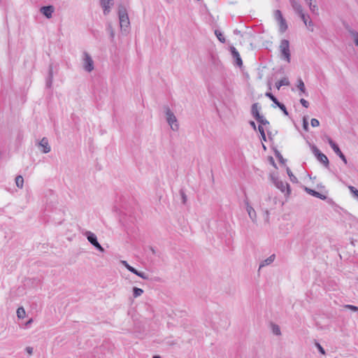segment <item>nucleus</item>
Returning <instances> with one entry per match:
<instances>
[{
    "instance_id": "obj_1",
    "label": "nucleus",
    "mask_w": 358,
    "mask_h": 358,
    "mask_svg": "<svg viewBox=\"0 0 358 358\" xmlns=\"http://www.w3.org/2000/svg\"><path fill=\"white\" fill-rule=\"evenodd\" d=\"M118 17L121 31L125 33L127 32L129 28L130 22L127 8L122 4L118 6Z\"/></svg>"
},
{
    "instance_id": "obj_2",
    "label": "nucleus",
    "mask_w": 358,
    "mask_h": 358,
    "mask_svg": "<svg viewBox=\"0 0 358 358\" xmlns=\"http://www.w3.org/2000/svg\"><path fill=\"white\" fill-rule=\"evenodd\" d=\"M173 338L174 337H164L155 341V342L161 344L164 350H168L178 344V341Z\"/></svg>"
},
{
    "instance_id": "obj_3",
    "label": "nucleus",
    "mask_w": 358,
    "mask_h": 358,
    "mask_svg": "<svg viewBox=\"0 0 358 358\" xmlns=\"http://www.w3.org/2000/svg\"><path fill=\"white\" fill-rule=\"evenodd\" d=\"M280 50L282 56L287 62H290L289 42L288 40L283 39L280 41Z\"/></svg>"
},
{
    "instance_id": "obj_4",
    "label": "nucleus",
    "mask_w": 358,
    "mask_h": 358,
    "mask_svg": "<svg viewBox=\"0 0 358 358\" xmlns=\"http://www.w3.org/2000/svg\"><path fill=\"white\" fill-rule=\"evenodd\" d=\"M273 182L274 183L275 186L279 189L282 192H285V195H289L291 192L289 185L284 182L281 180H280L278 178L272 177Z\"/></svg>"
},
{
    "instance_id": "obj_5",
    "label": "nucleus",
    "mask_w": 358,
    "mask_h": 358,
    "mask_svg": "<svg viewBox=\"0 0 358 358\" xmlns=\"http://www.w3.org/2000/svg\"><path fill=\"white\" fill-rule=\"evenodd\" d=\"M166 121L173 131H177L179 128L177 123V119L173 113L169 108H166Z\"/></svg>"
},
{
    "instance_id": "obj_6",
    "label": "nucleus",
    "mask_w": 358,
    "mask_h": 358,
    "mask_svg": "<svg viewBox=\"0 0 358 358\" xmlns=\"http://www.w3.org/2000/svg\"><path fill=\"white\" fill-rule=\"evenodd\" d=\"M326 138H327L328 143L329 144L331 148L333 149L334 152L341 158V159L344 162L345 164H347L348 160H347L345 156L341 152L338 145L329 136H327Z\"/></svg>"
},
{
    "instance_id": "obj_7",
    "label": "nucleus",
    "mask_w": 358,
    "mask_h": 358,
    "mask_svg": "<svg viewBox=\"0 0 358 358\" xmlns=\"http://www.w3.org/2000/svg\"><path fill=\"white\" fill-rule=\"evenodd\" d=\"M313 152L316 157L317 159L322 163L325 167H329V162L327 157L320 152V150L315 145L312 148Z\"/></svg>"
},
{
    "instance_id": "obj_8",
    "label": "nucleus",
    "mask_w": 358,
    "mask_h": 358,
    "mask_svg": "<svg viewBox=\"0 0 358 358\" xmlns=\"http://www.w3.org/2000/svg\"><path fill=\"white\" fill-rule=\"evenodd\" d=\"M83 68L87 72H91L94 69V62L87 52H83Z\"/></svg>"
},
{
    "instance_id": "obj_9",
    "label": "nucleus",
    "mask_w": 358,
    "mask_h": 358,
    "mask_svg": "<svg viewBox=\"0 0 358 358\" xmlns=\"http://www.w3.org/2000/svg\"><path fill=\"white\" fill-rule=\"evenodd\" d=\"M230 52L233 59H234L235 64L239 67L243 66V61L240 56L238 51L234 46L230 47Z\"/></svg>"
},
{
    "instance_id": "obj_10",
    "label": "nucleus",
    "mask_w": 358,
    "mask_h": 358,
    "mask_svg": "<svg viewBox=\"0 0 358 358\" xmlns=\"http://www.w3.org/2000/svg\"><path fill=\"white\" fill-rule=\"evenodd\" d=\"M114 4L113 0H100V5L103 8L104 15H107L110 12V8Z\"/></svg>"
},
{
    "instance_id": "obj_11",
    "label": "nucleus",
    "mask_w": 358,
    "mask_h": 358,
    "mask_svg": "<svg viewBox=\"0 0 358 358\" xmlns=\"http://www.w3.org/2000/svg\"><path fill=\"white\" fill-rule=\"evenodd\" d=\"M55 11V8L53 6L49 5V6H42L40 8V12L45 16L48 19H50L52 16V13Z\"/></svg>"
},
{
    "instance_id": "obj_12",
    "label": "nucleus",
    "mask_w": 358,
    "mask_h": 358,
    "mask_svg": "<svg viewBox=\"0 0 358 358\" xmlns=\"http://www.w3.org/2000/svg\"><path fill=\"white\" fill-rule=\"evenodd\" d=\"M245 204L250 218L252 222H255L257 219V214L255 209L250 205L249 201L247 199L245 200Z\"/></svg>"
},
{
    "instance_id": "obj_13",
    "label": "nucleus",
    "mask_w": 358,
    "mask_h": 358,
    "mask_svg": "<svg viewBox=\"0 0 358 358\" xmlns=\"http://www.w3.org/2000/svg\"><path fill=\"white\" fill-rule=\"evenodd\" d=\"M38 145L40 147L43 148V153L46 154L50 152L51 148L46 137H43L38 143Z\"/></svg>"
},
{
    "instance_id": "obj_14",
    "label": "nucleus",
    "mask_w": 358,
    "mask_h": 358,
    "mask_svg": "<svg viewBox=\"0 0 358 358\" xmlns=\"http://www.w3.org/2000/svg\"><path fill=\"white\" fill-rule=\"evenodd\" d=\"M305 191L310 195L315 196L316 198H319L322 200H326L327 199V196L314 190L308 187H305Z\"/></svg>"
},
{
    "instance_id": "obj_15",
    "label": "nucleus",
    "mask_w": 358,
    "mask_h": 358,
    "mask_svg": "<svg viewBox=\"0 0 358 358\" xmlns=\"http://www.w3.org/2000/svg\"><path fill=\"white\" fill-rule=\"evenodd\" d=\"M260 109L261 107L259 106V103H255L251 106V114L255 120L260 118V116L262 115L259 114Z\"/></svg>"
},
{
    "instance_id": "obj_16",
    "label": "nucleus",
    "mask_w": 358,
    "mask_h": 358,
    "mask_svg": "<svg viewBox=\"0 0 358 358\" xmlns=\"http://www.w3.org/2000/svg\"><path fill=\"white\" fill-rule=\"evenodd\" d=\"M289 2H290V4H291L293 10L295 11V13L297 15H299L303 12L301 5L297 1L289 0Z\"/></svg>"
},
{
    "instance_id": "obj_17",
    "label": "nucleus",
    "mask_w": 358,
    "mask_h": 358,
    "mask_svg": "<svg viewBox=\"0 0 358 358\" xmlns=\"http://www.w3.org/2000/svg\"><path fill=\"white\" fill-rule=\"evenodd\" d=\"M84 235L86 236V238H87V241H89V242L92 245H94L95 243H96L98 242L97 237H96V236L94 233H92V232H91V231H87L85 233V234H84Z\"/></svg>"
},
{
    "instance_id": "obj_18",
    "label": "nucleus",
    "mask_w": 358,
    "mask_h": 358,
    "mask_svg": "<svg viewBox=\"0 0 358 358\" xmlns=\"http://www.w3.org/2000/svg\"><path fill=\"white\" fill-rule=\"evenodd\" d=\"M106 31L108 33L111 42H114L115 31L112 26L111 22H108L106 24Z\"/></svg>"
},
{
    "instance_id": "obj_19",
    "label": "nucleus",
    "mask_w": 358,
    "mask_h": 358,
    "mask_svg": "<svg viewBox=\"0 0 358 358\" xmlns=\"http://www.w3.org/2000/svg\"><path fill=\"white\" fill-rule=\"evenodd\" d=\"M52 79H53V72H52V64L49 66V71H48V77L46 80V87L48 88H50L52 84Z\"/></svg>"
},
{
    "instance_id": "obj_20",
    "label": "nucleus",
    "mask_w": 358,
    "mask_h": 358,
    "mask_svg": "<svg viewBox=\"0 0 358 358\" xmlns=\"http://www.w3.org/2000/svg\"><path fill=\"white\" fill-rule=\"evenodd\" d=\"M275 255H272L270 257H268L267 259H266L264 261H262L261 262V264H259V269L262 268V267H264L265 266L269 265L271 263H273L274 259H275Z\"/></svg>"
},
{
    "instance_id": "obj_21",
    "label": "nucleus",
    "mask_w": 358,
    "mask_h": 358,
    "mask_svg": "<svg viewBox=\"0 0 358 358\" xmlns=\"http://www.w3.org/2000/svg\"><path fill=\"white\" fill-rule=\"evenodd\" d=\"M279 25V31L280 33H284L287 29L288 26L286 22L285 19L282 20L281 21H279L278 22Z\"/></svg>"
},
{
    "instance_id": "obj_22",
    "label": "nucleus",
    "mask_w": 358,
    "mask_h": 358,
    "mask_svg": "<svg viewBox=\"0 0 358 358\" xmlns=\"http://www.w3.org/2000/svg\"><path fill=\"white\" fill-rule=\"evenodd\" d=\"M271 327L272 330V333L275 336H280V327L278 324H275L274 323L271 324Z\"/></svg>"
},
{
    "instance_id": "obj_23",
    "label": "nucleus",
    "mask_w": 358,
    "mask_h": 358,
    "mask_svg": "<svg viewBox=\"0 0 358 358\" xmlns=\"http://www.w3.org/2000/svg\"><path fill=\"white\" fill-rule=\"evenodd\" d=\"M348 32L353 38L355 45L358 47V32L354 29H349Z\"/></svg>"
},
{
    "instance_id": "obj_24",
    "label": "nucleus",
    "mask_w": 358,
    "mask_h": 358,
    "mask_svg": "<svg viewBox=\"0 0 358 358\" xmlns=\"http://www.w3.org/2000/svg\"><path fill=\"white\" fill-rule=\"evenodd\" d=\"M297 88L301 91V92L304 94L306 96L308 95L305 87V85L301 78L298 80Z\"/></svg>"
},
{
    "instance_id": "obj_25",
    "label": "nucleus",
    "mask_w": 358,
    "mask_h": 358,
    "mask_svg": "<svg viewBox=\"0 0 358 358\" xmlns=\"http://www.w3.org/2000/svg\"><path fill=\"white\" fill-rule=\"evenodd\" d=\"M265 96L269 98L273 103L277 106L280 102L277 99V98L270 92H267L265 94Z\"/></svg>"
},
{
    "instance_id": "obj_26",
    "label": "nucleus",
    "mask_w": 358,
    "mask_h": 358,
    "mask_svg": "<svg viewBox=\"0 0 358 358\" xmlns=\"http://www.w3.org/2000/svg\"><path fill=\"white\" fill-rule=\"evenodd\" d=\"M289 82L287 78H283L275 83V87L278 90H279L282 86L289 85Z\"/></svg>"
},
{
    "instance_id": "obj_27",
    "label": "nucleus",
    "mask_w": 358,
    "mask_h": 358,
    "mask_svg": "<svg viewBox=\"0 0 358 358\" xmlns=\"http://www.w3.org/2000/svg\"><path fill=\"white\" fill-rule=\"evenodd\" d=\"M15 183L17 187L22 188L23 187V183H24V179L22 176H17L15 178Z\"/></svg>"
},
{
    "instance_id": "obj_28",
    "label": "nucleus",
    "mask_w": 358,
    "mask_h": 358,
    "mask_svg": "<svg viewBox=\"0 0 358 358\" xmlns=\"http://www.w3.org/2000/svg\"><path fill=\"white\" fill-rule=\"evenodd\" d=\"M274 18L278 22L282 20L285 19L282 16V14L280 10H276L274 12Z\"/></svg>"
},
{
    "instance_id": "obj_29",
    "label": "nucleus",
    "mask_w": 358,
    "mask_h": 358,
    "mask_svg": "<svg viewBox=\"0 0 358 358\" xmlns=\"http://www.w3.org/2000/svg\"><path fill=\"white\" fill-rule=\"evenodd\" d=\"M26 313L23 307H20L17 309V316L20 319H23L25 317Z\"/></svg>"
},
{
    "instance_id": "obj_30",
    "label": "nucleus",
    "mask_w": 358,
    "mask_h": 358,
    "mask_svg": "<svg viewBox=\"0 0 358 358\" xmlns=\"http://www.w3.org/2000/svg\"><path fill=\"white\" fill-rule=\"evenodd\" d=\"M143 293V290L141 288L134 287L133 288V296L136 298L140 296Z\"/></svg>"
},
{
    "instance_id": "obj_31",
    "label": "nucleus",
    "mask_w": 358,
    "mask_h": 358,
    "mask_svg": "<svg viewBox=\"0 0 358 358\" xmlns=\"http://www.w3.org/2000/svg\"><path fill=\"white\" fill-rule=\"evenodd\" d=\"M122 264H123V265H124V266H125V267H126V268H127L130 272H131V273H137V270H136L134 267H133V266H130V265H129V264L126 261H122Z\"/></svg>"
},
{
    "instance_id": "obj_32",
    "label": "nucleus",
    "mask_w": 358,
    "mask_h": 358,
    "mask_svg": "<svg viewBox=\"0 0 358 358\" xmlns=\"http://www.w3.org/2000/svg\"><path fill=\"white\" fill-rule=\"evenodd\" d=\"M275 152V156L278 158V159L279 160V162L282 164H285V162H286V159H285L282 155L280 154V152L278 150H275L274 151Z\"/></svg>"
},
{
    "instance_id": "obj_33",
    "label": "nucleus",
    "mask_w": 358,
    "mask_h": 358,
    "mask_svg": "<svg viewBox=\"0 0 358 358\" xmlns=\"http://www.w3.org/2000/svg\"><path fill=\"white\" fill-rule=\"evenodd\" d=\"M215 34L216 35L217 38L221 43L225 42V38L223 36L222 34L220 31L215 30Z\"/></svg>"
},
{
    "instance_id": "obj_34",
    "label": "nucleus",
    "mask_w": 358,
    "mask_h": 358,
    "mask_svg": "<svg viewBox=\"0 0 358 358\" xmlns=\"http://www.w3.org/2000/svg\"><path fill=\"white\" fill-rule=\"evenodd\" d=\"M299 16L301 17L305 25H308V19L310 18V16L304 14L303 12L299 14Z\"/></svg>"
},
{
    "instance_id": "obj_35",
    "label": "nucleus",
    "mask_w": 358,
    "mask_h": 358,
    "mask_svg": "<svg viewBox=\"0 0 358 358\" xmlns=\"http://www.w3.org/2000/svg\"><path fill=\"white\" fill-rule=\"evenodd\" d=\"M256 120L260 124L259 125H266L269 124L268 121L266 120L263 115H261L260 118H257Z\"/></svg>"
},
{
    "instance_id": "obj_36",
    "label": "nucleus",
    "mask_w": 358,
    "mask_h": 358,
    "mask_svg": "<svg viewBox=\"0 0 358 358\" xmlns=\"http://www.w3.org/2000/svg\"><path fill=\"white\" fill-rule=\"evenodd\" d=\"M315 345L317 348L318 351L322 355H325L324 349L323 348V347L320 345V343L319 342L315 341Z\"/></svg>"
},
{
    "instance_id": "obj_37",
    "label": "nucleus",
    "mask_w": 358,
    "mask_h": 358,
    "mask_svg": "<svg viewBox=\"0 0 358 358\" xmlns=\"http://www.w3.org/2000/svg\"><path fill=\"white\" fill-rule=\"evenodd\" d=\"M277 106L282 111L284 115H285L287 116L289 115V113H288L285 106L282 103H280Z\"/></svg>"
},
{
    "instance_id": "obj_38",
    "label": "nucleus",
    "mask_w": 358,
    "mask_h": 358,
    "mask_svg": "<svg viewBox=\"0 0 358 358\" xmlns=\"http://www.w3.org/2000/svg\"><path fill=\"white\" fill-rule=\"evenodd\" d=\"M287 173L288 176H289L291 181H292L294 182H297V178L293 175L292 172L291 171V170L289 168L287 169Z\"/></svg>"
},
{
    "instance_id": "obj_39",
    "label": "nucleus",
    "mask_w": 358,
    "mask_h": 358,
    "mask_svg": "<svg viewBox=\"0 0 358 358\" xmlns=\"http://www.w3.org/2000/svg\"><path fill=\"white\" fill-rule=\"evenodd\" d=\"M136 275L141 277V278L144 279V280H148L149 279V276L147 273H144V272H141V271H138L137 270V273H135Z\"/></svg>"
},
{
    "instance_id": "obj_40",
    "label": "nucleus",
    "mask_w": 358,
    "mask_h": 358,
    "mask_svg": "<svg viewBox=\"0 0 358 358\" xmlns=\"http://www.w3.org/2000/svg\"><path fill=\"white\" fill-rule=\"evenodd\" d=\"M343 307L345 308L350 309V310H352L354 312H357L358 311V306L347 304V305H345Z\"/></svg>"
},
{
    "instance_id": "obj_41",
    "label": "nucleus",
    "mask_w": 358,
    "mask_h": 358,
    "mask_svg": "<svg viewBox=\"0 0 358 358\" xmlns=\"http://www.w3.org/2000/svg\"><path fill=\"white\" fill-rule=\"evenodd\" d=\"M303 128L305 131H308V122L306 117H304L303 119Z\"/></svg>"
},
{
    "instance_id": "obj_42",
    "label": "nucleus",
    "mask_w": 358,
    "mask_h": 358,
    "mask_svg": "<svg viewBox=\"0 0 358 358\" xmlns=\"http://www.w3.org/2000/svg\"><path fill=\"white\" fill-rule=\"evenodd\" d=\"M180 194L181 196L182 202V203L185 204L187 201V196H186L185 192L182 189H180Z\"/></svg>"
},
{
    "instance_id": "obj_43",
    "label": "nucleus",
    "mask_w": 358,
    "mask_h": 358,
    "mask_svg": "<svg viewBox=\"0 0 358 358\" xmlns=\"http://www.w3.org/2000/svg\"><path fill=\"white\" fill-rule=\"evenodd\" d=\"M310 124L313 127H316L320 125V122L317 119L313 118L310 121Z\"/></svg>"
},
{
    "instance_id": "obj_44",
    "label": "nucleus",
    "mask_w": 358,
    "mask_h": 358,
    "mask_svg": "<svg viewBox=\"0 0 358 358\" xmlns=\"http://www.w3.org/2000/svg\"><path fill=\"white\" fill-rule=\"evenodd\" d=\"M308 4L311 12L314 13L316 10H317V6L313 4L311 1H309Z\"/></svg>"
},
{
    "instance_id": "obj_45",
    "label": "nucleus",
    "mask_w": 358,
    "mask_h": 358,
    "mask_svg": "<svg viewBox=\"0 0 358 358\" xmlns=\"http://www.w3.org/2000/svg\"><path fill=\"white\" fill-rule=\"evenodd\" d=\"M349 189H350L351 193H352L354 194V196L358 197V189H357L353 186H349Z\"/></svg>"
},
{
    "instance_id": "obj_46",
    "label": "nucleus",
    "mask_w": 358,
    "mask_h": 358,
    "mask_svg": "<svg viewBox=\"0 0 358 358\" xmlns=\"http://www.w3.org/2000/svg\"><path fill=\"white\" fill-rule=\"evenodd\" d=\"M96 250H98L99 251L103 252H104V249L100 245V243L99 242H97L96 243H95L94 245H93Z\"/></svg>"
},
{
    "instance_id": "obj_47",
    "label": "nucleus",
    "mask_w": 358,
    "mask_h": 358,
    "mask_svg": "<svg viewBox=\"0 0 358 358\" xmlns=\"http://www.w3.org/2000/svg\"><path fill=\"white\" fill-rule=\"evenodd\" d=\"M300 103H301V105L305 107V108H308L309 106V103L308 101H306V99H300Z\"/></svg>"
},
{
    "instance_id": "obj_48",
    "label": "nucleus",
    "mask_w": 358,
    "mask_h": 358,
    "mask_svg": "<svg viewBox=\"0 0 358 358\" xmlns=\"http://www.w3.org/2000/svg\"><path fill=\"white\" fill-rule=\"evenodd\" d=\"M308 27L310 28V31H313V27H314V24L313 22H312V20H309L308 21V25H306Z\"/></svg>"
},
{
    "instance_id": "obj_49",
    "label": "nucleus",
    "mask_w": 358,
    "mask_h": 358,
    "mask_svg": "<svg viewBox=\"0 0 358 358\" xmlns=\"http://www.w3.org/2000/svg\"><path fill=\"white\" fill-rule=\"evenodd\" d=\"M26 351L27 352V353H29V355H31L33 353V348L32 347H27L26 348Z\"/></svg>"
},
{
    "instance_id": "obj_50",
    "label": "nucleus",
    "mask_w": 358,
    "mask_h": 358,
    "mask_svg": "<svg viewBox=\"0 0 358 358\" xmlns=\"http://www.w3.org/2000/svg\"><path fill=\"white\" fill-rule=\"evenodd\" d=\"M258 130H259L260 134H265L264 129L262 125H259Z\"/></svg>"
},
{
    "instance_id": "obj_51",
    "label": "nucleus",
    "mask_w": 358,
    "mask_h": 358,
    "mask_svg": "<svg viewBox=\"0 0 358 358\" xmlns=\"http://www.w3.org/2000/svg\"><path fill=\"white\" fill-rule=\"evenodd\" d=\"M250 126L253 128V129L256 130L257 129V127H256V124L255 123L254 121H250Z\"/></svg>"
},
{
    "instance_id": "obj_52",
    "label": "nucleus",
    "mask_w": 358,
    "mask_h": 358,
    "mask_svg": "<svg viewBox=\"0 0 358 358\" xmlns=\"http://www.w3.org/2000/svg\"><path fill=\"white\" fill-rule=\"evenodd\" d=\"M261 139L264 141H266V137L265 134H261Z\"/></svg>"
},
{
    "instance_id": "obj_53",
    "label": "nucleus",
    "mask_w": 358,
    "mask_h": 358,
    "mask_svg": "<svg viewBox=\"0 0 358 358\" xmlns=\"http://www.w3.org/2000/svg\"><path fill=\"white\" fill-rule=\"evenodd\" d=\"M152 358H161L159 355H154Z\"/></svg>"
},
{
    "instance_id": "obj_54",
    "label": "nucleus",
    "mask_w": 358,
    "mask_h": 358,
    "mask_svg": "<svg viewBox=\"0 0 358 358\" xmlns=\"http://www.w3.org/2000/svg\"><path fill=\"white\" fill-rule=\"evenodd\" d=\"M239 32H240V31H237V30H235V31H234V33H235V34H238Z\"/></svg>"
},
{
    "instance_id": "obj_55",
    "label": "nucleus",
    "mask_w": 358,
    "mask_h": 358,
    "mask_svg": "<svg viewBox=\"0 0 358 358\" xmlns=\"http://www.w3.org/2000/svg\"><path fill=\"white\" fill-rule=\"evenodd\" d=\"M262 147H263V148H264V150H266V146L264 145V144H262Z\"/></svg>"
},
{
    "instance_id": "obj_56",
    "label": "nucleus",
    "mask_w": 358,
    "mask_h": 358,
    "mask_svg": "<svg viewBox=\"0 0 358 358\" xmlns=\"http://www.w3.org/2000/svg\"><path fill=\"white\" fill-rule=\"evenodd\" d=\"M266 215H267V217H268V210H266Z\"/></svg>"
},
{
    "instance_id": "obj_57",
    "label": "nucleus",
    "mask_w": 358,
    "mask_h": 358,
    "mask_svg": "<svg viewBox=\"0 0 358 358\" xmlns=\"http://www.w3.org/2000/svg\"><path fill=\"white\" fill-rule=\"evenodd\" d=\"M268 88H269V90H271V85H270V84H269V85H268Z\"/></svg>"
},
{
    "instance_id": "obj_58",
    "label": "nucleus",
    "mask_w": 358,
    "mask_h": 358,
    "mask_svg": "<svg viewBox=\"0 0 358 358\" xmlns=\"http://www.w3.org/2000/svg\"><path fill=\"white\" fill-rule=\"evenodd\" d=\"M357 281H358V278H357Z\"/></svg>"
}]
</instances>
